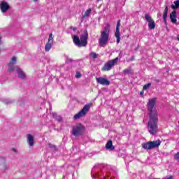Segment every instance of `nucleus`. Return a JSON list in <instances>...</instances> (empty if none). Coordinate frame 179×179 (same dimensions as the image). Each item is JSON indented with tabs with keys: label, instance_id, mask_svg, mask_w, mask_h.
Returning <instances> with one entry per match:
<instances>
[{
	"label": "nucleus",
	"instance_id": "10",
	"mask_svg": "<svg viewBox=\"0 0 179 179\" xmlns=\"http://www.w3.org/2000/svg\"><path fill=\"white\" fill-rule=\"evenodd\" d=\"M54 44V38L52 37V34L49 35V38L48 39V43L45 45V51L48 52L51 48H52V45Z\"/></svg>",
	"mask_w": 179,
	"mask_h": 179
},
{
	"label": "nucleus",
	"instance_id": "5",
	"mask_svg": "<svg viewBox=\"0 0 179 179\" xmlns=\"http://www.w3.org/2000/svg\"><path fill=\"white\" fill-rule=\"evenodd\" d=\"M91 107H92V103L86 104L80 112H78L77 114L74 115L73 117L74 120H79V118H82V117H85L87 111L90 110Z\"/></svg>",
	"mask_w": 179,
	"mask_h": 179
},
{
	"label": "nucleus",
	"instance_id": "25",
	"mask_svg": "<svg viewBox=\"0 0 179 179\" xmlns=\"http://www.w3.org/2000/svg\"><path fill=\"white\" fill-rule=\"evenodd\" d=\"M151 86L152 83H149L143 86V90H148V89H149V87H150Z\"/></svg>",
	"mask_w": 179,
	"mask_h": 179
},
{
	"label": "nucleus",
	"instance_id": "39",
	"mask_svg": "<svg viewBox=\"0 0 179 179\" xmlns=\"http://www.w3.org/2000/svg\"><path fill=\"white\" fill-rule=\"evenodd\" d=\"M177 39H178V41H179V35L177 36Z\"/></svg>",
	"mask_w": 179,
	"mask_h": 179
},
{
	"label": "nucleus",
	"instance_id": "18",
	"mask_svg": "<svg viewBox=\"0 0 179 179\" xmlns=\"http://www.w3.org/2000/svg\"><path fill=\"white\" fill-rule=\"evenodd\" d=\"M106 148L107 150H114L115 148L113 146V141L111 140L106 143Z\"/></svg>",
	"mask_w": 179,
	"mask_h": 179
},
{
	"label": "nucleus",
	"instance_id": "12",
	"mask_svg": "<svg viewBox=\"0 0 179 179\" xmlns=\"http://www.w3.org/2000/svg\"><path fill=\"white\" fill-rule=\"evenodd\" d=\"M96 80L99 85H102L103 86H109L110 85V80L103 77L96 78Z\"/></svg>",
	"mask_w": 179,
	"mask_h": 179
},
{
	"label": "nucleus",
	"instance_id": "21",
	"mask_svg": "<svg viewBox=\"0 0 179 179\" xmlns=\"http://www.w3.org/2000/svg\"><path fill=\"white\" fill-rule=\"evenodd\" d=\"M90 13H92V8H89L85 11L84 15H83V19H85V17H87Z\"/></svg>",
	"mask_w": 179,
	"mask_h": 179
},
{
	"label": "nucleus",
	"instance_id": "24",
	"mask_svg": "<svg viewBox=\"0 0 179 179\" xmlns=\"http://www.w3.org/2000/svg\"><path fill=\"white\" fill-rule=\"evenodd\" d=\"M123 73L124 75H129V74L132 73V71H131V69H126L123 71Z\"/></svg>",
	"mask_w": 179,
	"mask_h": 179
},
{
	"label": "nucleus",
	"instance_id": "11",
	"mask_svg": "<svg viewBox=\"0 0 179 179\" xmlns=\"http://www.w3.org/2000/svg\"><path fill=\"white\" fill-rule=\"evenodd\" d=\"M121 26V20H118L116 25V31L115 33V36L117 38L116 43L117 44L120 43V41L121 40V37L120 36V27Z\"/></svg>",
	"mask_w": 179,
	"mask_h": 179
},
{
	"label": "nucleus",
	"instance_id": "13",
	"mask_svg": "<svg viewBox=\"0 0 179 179\" xmlns=\"http://www.w3.org/2000/svg\"><path fill=\"white\" fill-rule=\"evenodd\" d=\"M0 9L3 13H5L8 9H9V6L8 5V3L6 1H1L0 3Z\"/></svg>",
	"mask_w": 179,
	"mask_h": 179
},
{
	"label": "nucleus",
	"instance_id": "38",
	"mask_svg": "<svg viewBox=\"0 0 179 179\" xmlns=\"http://www.w3.org/2000/svg\"><path fill=\"white\" fill-rule=\"evenodd\" d=\"M140 94H141V96H142V95L143 94V91H141V92H140Z\"/></svg>",
	"mask_w": 179,
	"mask_h": 179
},
{
	"label": "nucleus",
	"instance_id": "35",
	"mask_svg": "<svg viewBox=\"0 0 179 179\" xmlns=\"http://www.w3.org/2000/svg\"><path fill=\"white\" fill-rule=\"evenodd\" d=\"M71 30H73V31H76V27H71Z\"/></svg>",
	"mask_w": 179,
	"mask_h": 179
},
{
	"label": "nucleus",
	"instance_id": "33",
	"mask_svg": "<svg viewBox=\"0 0 179 179\" xmlns=\"http://www.w3.org/2000/svg\"><path fill=\"white\" fill-rule=\"evenodd\" d=\"M119 57H120V58H122V52H120L119 53Z\"/></svg>",
	"mask_w": 179,
	"mask_h": 179
},
{
	"label": "nucleus",
	"instance_id": "8",
	"mask_svg": "<svg viewBox=\"0 0 179 179\" xmlns=\"http://www.w3.org/2000/svg\"><path fill=\"white\" fill-rule=\"evenodd\" d=\"M89 37V34L87 31H84L83 34L80 37V43L81 47H86L87 45V38Z\"/></svg>",
	"mask_w": 179,
	"mask_h": 179
},
{
	"label": "nucleus",
	"instance_id": "40",
	"mask_svg": "<svg viewBox=\"0 0 179 179\" xmlns=\"http://www.w3.org/2000/svg\"><path fill=\"white\" fill-rule=\"evenodd\" d=\"M34 1H37V0H34Z\"/></svg>",
	"mask_w": 179,
	"mask_h": 179
},
{
	"label": "nucleus",
	"instance_id": "20",
	"mask_svg": "<svg viewBox=\"0 0 179 179\" xmlns=\"http://www.w3.org/2000/svg\"><path fill=\"white\" fill-rule=\"evenodd\" d=\"M174 4H175V5L172 4V5L171 6V8L172 9H178V8H179V0L175 1H174Z\"/></svg>",
	"mask_w": 179,
	"mask_h": 179
},
{
	"label": "nucleus",
	"instance_id": "37",
	"mask_svg": "<svg viewBox=\"0 0 179 179\" xmlns=\"http://www.w3.org/2000/svg\"><path fill=\"white\" fill-rule=\"evenodd\" d=\"M2 44V38L0 36V45Z\"/></svg>",
	"mask_w": 179,
	"mask_h": 179
},
{
	"label": "nucleus",
	"instance_id": "19",
	"mask_svg": "<svg viewBox=\"0 0 179 179\" xmlns=\"http://www.w3.org/2000/svg\"><path fill=\"white\" fill-rule=\"evenodd\" d=\"M52 117L56 120V121H58V122H61L62 121V117L59 115H57V113H52Z\"/></svg>",
	"mask_w": 179,
	"mask_h": 179
},
{
	"label": "nucleus",
	"instance_id": "6",
	"mask_svg": "<svg viewBox=\"0 0 179 179\" xmlns=\"http://www.w3.org/2000/svg\"><path fill=\"white\" fill-rule=\"evenodd\" d=\"M118 57H116L112 60L108 61L106 64H104V66L102 68V71H111L113 66L118 62Z\"/></svg>",
	"mask_w": 179,
	"mask_h": 179
},
{
	"label": "nucleus",
	"instance_id": "31",
	"mask_svg": "<svg viewBox=\"0 0 179 179\" xmlns=\"http://www.w3.org/2000/svg\"><path fill=\"white\" fill-rule=\"evenodd\" d=\"M80 76H82V75L79 72H77L76 74V78H79Z\"/></svg>",
	"mask_w": 179,
	"mask_h": 179
},
{
	"label": "nucleus",
	"instance_id": "30",
	"mask_svg": "<svg viewBox=\"0 0 179 179\" xmlns=\"http://www.w3.org/2000/svg\"><path fill=\"white\" fill-rule=\"evenodd\" d=\"M48 146L50 149H56L57 148L53 144L49 143Z\"/></svg>",
	"mask_w": 179,
	"mask_h": 179
},
{
	"label": "nucleus",
	"instance_id": "29",
	"mask_svg": "<svg viewBox=\"0 0 179 179\" xmlns=\"http://www.w3.org/2000/svg\"><path fill=\"white\" fill-rule=\"evenodd\" d=\"M167 13H164V14H163V19L164 20V22H166V19H167Z\"/></svg>",
	"mask_w": 179,
	"mask_h": 179
},
{
	"label": "nucleus",
	"instance_id": "28",
	"mask_svg": "<svg viewBox=\"0 0 179 179\" xmlns=\"http://www.w3.org/2000/svg\"><path fill=\"white\" fill-rule=\"evenodd\" d=\"M174 159H175V160H177L178 162H179V152H177V153L174 155Z\"/></svg>",
	"mask_w": 179,
	"mask_h": 179
},
{
	"label": "nucleus",
	"instance_id": "34",
	"mask_svg": "<svg viewBox=\"0 0 179 179\" xmlns=\"http://www.w3.org/2000/svg\"><path fill=\"white\" fill-rule=\"evenodd\" d=\"M135 59V57L132 56L131 58H130V61H134Z\"/></svg>",
	"mask_w": 179,
	"mask_h": 179
},
{
	"label": "nucleus",
	"instance_id": "17",
	"mask_svg": "<svg viewBox=\"0 0 179 179\" xmlns=\"http://www.w3.org/2000/svg\"><path fill=\"white\" fill-rule=\"evenodd\" d=\"M73 41L77 47H81L80 45V38H79V36L74 35L73 38Z\"/></svg>",
	"mask_w": 179,
	"mask_h": 179
},
{
	"label": "nucleus",
	"instance_id": "7",
	"mask_svg": "<svg viewBox=\"0 0 179 179\" xmlns=\"http://www.w3.org/2000/svg\"><path fill=\"white\" fill-rule=\"evenodd\" d=\"M9 169V164L5 158L0 157V172L5 173Z\"/></svg>",
	"mask_w": 179,
	"mask_h": 179
},
{
	"label": "nucleus",
	"instance_id": "26",
	"mask_svg": "<svg viewBox=\"0 0 179 179\" xmlns=\"http://www.w3.org/2000/svg\"><path fill=\"white\" fill-rule=\"evenodd\" d=\"M9 64H11V65H14V64H16V57H13L11 59V61L10 62Z\"/></svg>",
	"mask_w": 179,
	"mask_h": 179
},
{
	"label": "nucleus",
	"instance_id": "3",
	"mask_svg": "<svg viewBox=\"0 0 179 179\" xmlns=\"http://www.w3.org/2000/svg\"><path fill=\"white\" fill-rule=\"evenodd\" d=\"M71 134L73 136H80L83 135V134H85V126L82 124H77L76 126L73 127Z\"/></svg>",
	"mask_w": 179,
	"mask_h": 179
},
{
	"label": "nucleus",
	"instance_id": "4",
	"mask_svg": "<svg viewBox=\"0 0 179 179\" xmlns=\"http://www.w3.org/2000/svg\"><path fill=\"white\" fill-rule=\"evenodd\" d=\"M161 143H162V141H160V140L155 141H150L148 143H143L142 148H143V149H145L147 150H150V149H155L156 148H159Z\"/></svg>",
	"mask_w": 179,
	"mask_h": 179
},
{
	"label": "nucleus",
	"instance_id": "15",
	"mask_svg": "<svg viewBox=\"0 0 179 179\" xmlns=\"http://www.w3.org/2000/svg\"><path fill=\"white\" fill-rule=\"evenodd\" d=\"M16 71L18 73V78H20V79H24L26 78V74H24V72L22 71V69L16 67Z\"/></svg>",
	"mask_w": 179,
	"mask_h": 179
},
{
	"label": "nucleus",
	"instance_id": "2",
	"mask_svg": "<svg viewBox=\"0 0 179 179\" xmlns=\"http://www.w3.org/2000/svg\"><path fill=\"white\" fill-rule=\"evenodd\" d=\"M110 38V25H106L104 29L101 31V36L99 39V47H106L108 44Z\"/></svg>",
	"mask_w": 179,
	"mask_h": 179
},
{
	"label": "nucleus",
	"instance_id": "1",
	"mask_svg": "<svg viewBox=\"0 0 179 179\" xmlns=\"http://www.w3.org/2000/svg\"><path fill=\"white\" fill-rule=\"evenodd\" d=\"M148 114L150 115V120L148 124V132L150 135H156L159 128L157 127V110L155 108L156 106V99L152 98L149 100L148 103Z\"/></svg>",
	"mask_w": 179,
	"mask_h": 179
},
{
	"label": "nucleus",
	"instance_id": "22",
	"mask_svg": "<svg viewBox=\"0 0 179 179\" xmlns=\"http://www.w3.org/2000/svg\"><path fill=\"white\" fill-rule=\"evenodd\" d=\"M16 68H18L17 66H13V64H8V72H13V71H15V69H16Z\"/></svg>",
	"mask_w": 179,
	"mask_h": 179
},
{
	"label": "nucleus",
	"instance_id": "32",
	"mask_svg": "<svg viewBox=\"0 0 179 179\" xmlns=\"http://www.w3.org/2000/svg\"><path fill=\"white\" fill-rule=\"evenodd\" d=\"M169 12V7H166L165 9H164V13H168Z\"/></svg>",
	"mask_w": 179,
	"mask_h": 179
},
{
	"label": "nucleus",
	"instance_id": "16",
	"mask_svg": "<svg viewBox=\"0 0 179 179\" xmlns=\"http://www.w3.org/2000/svg\"><path fill=\"white\" fill-rule=\"evenodd\" d=\"M177 17V12L176 10H173L170 14V19L172 22V23H177V19L176 18Z\"/></svg>",
	"mask_w": 179,
	"mask_h": 179
},
{
	"label": "nucleus",
	"instance_id": "27",
	"mask_svg": "<svg viewBox=\"0 0 179 179\" xmlns=\"http://www.w3.org/2000/svg\"><path fill=\"white\" fill-rule=\"evenodd\" d=\"M11 103H13V101L10 99H5L4 100V103L5 104H11Z\"/></svg>",
	"mask_w": 179,
	"mask_h": 179
},
{
	"label": "nucleus",
	"instance_id": "14",
	"mask_svg": "<svg viewBox=\"0 0 179 179\" xmlns=\"http://www.w3.org/2000/svg\"><path fill=\"white\" fill-rule=\"evenodd\" d=\"M27 143L29 146H34V137L31 134H27Z\"/></svg>",
	"mask_w": 179,
	"mask_h": 179
},
{
	"label": "nucleus",
	"instance_id": "23",
	"mask_svg": "<svg viewBox=\"0 0 179 179\" xmlns=\"http://www.w3.org/2000/svg\"><path fill=\"white\" fill-rule=\"evenodd\" d=\"M90 57H91L93 59H96L99 57V55L96 52H91L90 54Z\"/></svg>",
	"mask_w": 179,
	"mask_h": 179
},
{
	"label": "nucleus",
	"instance_id": "36",
	"mask_svg": "<svg viewBox=\"0 0 179 179\" xmlns=\"http://www.w3.org/2000/svg\"><path fill=\"white\" fill-rule=\"evenodd\" d=\"M12 150L14 151L15 153H16L17 152V150H16L15 148H13Z\"/></svg>",
	"mask_w": 179,
	"mask_h": 179
},
{
	"label": "nucleus",
	"instance_id": "9",
	"mask_svg": "<svg viewBox=\"0 0 179 179\" xmlns=\"http://www.w3.org/2000/svg\"><path fill=\"white\" fill-rule=\"evenodd\" d=\"M145 18L148 23V28L150 30H155V28L156 27V23L155 22V20L152 19V17H150L149 14H145Z\"/></svg>",
	"mask_w": 179,
	"mask_h": 179
}]
</instances>
